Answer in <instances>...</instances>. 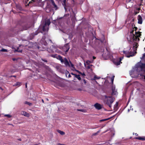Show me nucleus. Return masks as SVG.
Instances as JSON below:
<instances>
[{
    "instance_id": "nucleus-13",
    "label": "nucleus",
    "mask_w": 145,
    "mask_h": 145,
    "mask_svg": "<svg viewBox=\"0 0 145 145\" xmlns=\"http://www.w3.org/2000/svg\"><path fill=\"white\" fill-rule=\"evenodd\" d=\"M94 106L96 109L98 110H100L102 108V106L98 103L95 104Z\"/></svg>"
},
{
    "instance_id": "nucleus-53",
    "label": "nucleus",
    "mask_w": 145,
    "mask_h": 145,
    "mask_svg": "<svg viewBox=\"0 0 145 145\" xmlns=\"http://www.w3.org/2000/svg\"><path fill=\"white\" fill-rule=\"evenodd\" d=\"M143 57H145V53L143 54Z\"/></svg>"
},
{
    "instance_id": "nucleus-48",
    "label": "nucleus",
    "mask_w": 145,
    "mask_h": 145,
    "mask_svg": "<svg viewBox=\"0 0 145 145\" xmlns=\"http://www.w3.org/2000/svg\"><path fill=\"white\" fill-rule=\"evenodd\" d=\"M105 121L104 119L101 120L100 121Z\"/></svg>"
},
{
    "instance_id": "nucleus-42",
    "label": "nucleus",
    "mask_w": 145,
    "mask_h": 145,
    "mask_svg": "<svg viewBox=\"0 0 145 145\" xmlns=\"http://www.w3.org/2000/svg\"><path fill=\"white\" fill-rule=\"evenodd\" d=\"M42 59L43 61L45 62H47V60H46V59Z\"/></svg>"
},
{
    "instance_id": "nucleus-19",
    "label": "nucleus",
    "mask_w": 145,
    "mask_h": 145,
    "mask_svg": "<svg viewBox=\"0 0 145 145\" xmlns=\"http://www.w3.org/2000/svg\"><path fill=\"white\" fill-rule=\"evenodd\" d=\"M112 92L111 95H116L117 94V91L115 90V88L113 86L112 87Z\"/></svg>"
},
{
    "instance_id": "nucleus-64",
    "label": "nucleus",
    "mask_w": 145,
    "mask_h": 145,
    "mask_svg": "<svg viewBox=\"0 0 145 145\" xmlns=\"http://www.w3.org/2000/svg\"><path fill=\"white\" fill-rule=\"evenodd\" d=\"M19 140H21V139H19Z\"/></svg>"
},
{
    "instance_id": "nucleus-35",
    "label": "nucleus",
    "mask_w": 145,
    "mask_h": 145,
    "mask_svg": "<svg viewBox=\"0 0 145 145\" xmlns=\"http://www.w3.org/2000/svg\"><path fill=\"white\" fill-rule=\"evenodd\" d=\"M114 76H112L111 78V82L112 83V84L113 83V81H114Z\"/></svg>"
},
{
    "instance_id": "nucleus-7",
    "label": "nucleus",
    "mask_w": 145,
    "mask_h": 145,
    "mask_svg": "<svg viewBox=\"0 0 145 145\" xmlns=\"http://www.w3.org/2000/svg\"><path fill=\"white\" fill-rule=\"evenodd\" d=\"M66 33L67 36H68V38L70 39H71L72 37V29H68L66 31Z\"/></svg>"
},
{
    "instance_id": "nucleus-22",
    "label": "nucleus",
    "mask_w": 145,
    "mask_h": 145,
    "mask_svg": "<svg viewBox=\"0 0 145 145\" xmlns=\"http://www.w3.org/2000/svg\"><path fill=\"white\" fill-rule=\"evenodd\" d=\"M73 75L75 77L77 78L79 80H81V78L79 75H77L76 74L73 73Z\"/></svg>"
},
{
    "instance_id": "nucleus-55",
    "label": "nucleus",
    "mask_w": 145,
    "mask_h": 145,
    "mask_svg": "<svg viewBox=\"0 0 145 145\" xmlns=\"http://www.w3.org/2000/svg\"><path fill=\"white\" fill-rule=\"evenodd\" d=\"M61 31H62L64 33H65V32L64 31V30H61Z\"/></svg>"
},
{
    "instance_id": "nucleus-36",
    "label": "nucleus",
    "mask_w": 145,
    "mask_h": 145,
    "mask_svg": "<svg viewBox=\"0 0 145 145\" xmlns=\"http://www.w3.org/2000/svg\"><path fill=\"white\" fill-rule=\"evenodd\" d=\"M1 51L3 52H7V50L6 49L3 48L1 50Z\"/></svg>"
},
{
    "instance_id": "nucleus-60",
    "label": "nucleus",
    "mask_w": 145,
    "mask_h": 145,
    "mask_svg": "<svg viewBox=\"0 0 145 145\" xmlns=\"http://www.w3.org/2000/svg\"><path fill=\"white\" fill-rule=\"evenodd\" d=\"M67 73H66V75L67 77Z\"/></svg>"
},
{
    "instance_id": "nucleus-32",
    "label": "nucleus",
    "mask_w": 145,
    "mask_h": 145,
    "mask_svg": "<svg viewBox=\"0 0 145 145\" xmlns=\"http://www.w3.org/2000/svg\"><path fill=\"white\" fill-rule=\"evenodd\" d=\"M100 78V77H98L97 76L95 75L94 77L93 80H95L96 79H99Z\"/></svg>"
},
{
    "instance_id": "nucleus-46",
    "label": "nucleus",
    "mask_w": 145,
    "mask_h": 145,
    "mask_svg": "<svg viewBox=\"0 0 145 145\" xmlns=\"http://www.w3.org/2000/svg\"><path fill=\"white\" fill-rule=\"evenodd\" d=\"M17 51L18 52H21L22 50H18V49L17 50Z\"/></svg>"
},
{
    "instance_id": "nucleus-58",
    "label": "nucleus",
    "mask_w": 145,
    "mask_h": 145,
    "mask_svg": "<svg viewBox=\"0 0 145 145\" xmlns=\"http://www.w3.org/2000/svg\"><path fill=\"white\" fill-rule=\"evenodd\" d=\"M46 100L47 101H48V99L47 98H46Z\"/></svg>"
},
{
    "instance_id": "nucleus-9",
    "label": "nucleus",
    "mask_w": 145,
    "mask_h": 145,
    "mask_svg": "<svg viewBox=\"0 0 145 145\" xmlns=\"http://www.w3.org/2000/svg\"><path fill=\"white\" fill-rule=\"evenodd\" d=\"M64 17L66 19H67V23H68L69 20H70V19L71 21L72 20V17L71 15H69V14H65L64 15Z\"/></svg>"
},
{
    "instance_id": "nucleus-14",
    "label": "nucleus",
    "mask_w": 145,
    "mask_h": 145,
    "mask_svg": "<svg viewBox=\"0 0 145 145\" xmlns=\"http://www.w3.org/2000/svg\"><path fill=\"white\" fill-rule=\"evenodd\" d=\"M69 49L68 43L65 44L63 48V50L66 52H67Z\"/></svg>"
},
{
    "instance_id": "nucleus-47",
    "label": "nucleus",
    "mask_w": 145,
    "mask_h": 145,
    "mask_svg": "<svg viewBox=\"0 0 145 145\" xmlns=\"http://www.w3.org/2000/svg\"><path fill=\"white\" fill-rule=\"evenodd\" d=\"M109 119V118H107V119H104V120H105V121L108 120Z\"/></svg>"
},
{
    "instance_id": "nucleus-57",
    "label": "nucleus",
    "mask_w": 145,
    "mask_h": 145,
    "mask_svg": "<svg viewBox=\"0 0 145 145\" xmlns=\"http://www.w3.org/2000/svg\"><path fill=\"white\" fill-rule=\"evenodd\" d=\"M42 101L43 103H44V101L43 99H42Z\"/></svg>"
},
{
    "instance_id": "nucleus-26",
    "label": "nucleus",
    "mask_w": 145,
    "mask_h": 145,
    "mask_svg": "<svg viewBox=\"0 0 145 145\" xmlns=\"http://www.w3.org/2000/svg\"><path fill=\"white\" fill-rule=\"evenodd\" d=\"M29 27V26H28L27 25L24 26L23 27V29L22 30H25L27 29Z\"/></svg>"
},
{
    "instance_id": "nucleus-40",
    "label": "nucleus",
    "mask_w": 145,
    "mask_h": 145,
    "mask_svg": "<svg viewBox=\"0 0 145 145\" xmlns=\"http://www.w3.org/2000/svg\"><path fill=\"white\" fill-rule=\"evenodd\" d=\"M133 29H134V31H136L137 29V28L136 27H134L133 28Z\"/></svg>"
},
{
    "instance_id": "nucleus-54",
    "label": "nucleus",
    "mask_w": 145,
    "mask_h": 145,
    "mask_svg": "<svg viewBox=\"0 0 145 145\" xmlns=\"http://www.w3.org/2000/svg\"><path fill=\"white\" fill-rule=\"evenodd\" d=\"M86 63L87 64H88V61H87L86 62Z\"/></svg>"
},
{
    "instance_id": "nucleus-33",
    "label": "nucleus",
    "mask_w": 145,
    "mask_h": 145,
    "mask_svg": "<svg viewBox=\"0 0 145 145\" xmlns=\"http://www.w3.org/2000/svg\"><path fill=\"white\" fill-rule=\"evenodd\" d=\"M138 46V44L137 43L135 42V44H134V46L133 47V49H134V47H135V46L136 48H137V47Z\"/></svg>"
},
{
    "instance_id": "nucleus-59",
    "label": "nucleus",
    "mask_w": 145,
    "mask_h": 145,
    "mask_svg": "<svg viewBox=\"0 0 145 145\" xmlns=\"http://www.w3.org/2000/svg\"><path fill=\"white\" fill-rule=\"evenodd\" d=\"M73 71H74V65H73Z\"/></svg>"
},
{
    "instance_id": "nucleus-49",
    "label": "nucleus",
    "mask_w": 145,
    "mask_h": 145,
    "mask_svg": "<svg viewBox=\"0 0 145 145\" xmlns=\"http://www.w3.org/2000/svg\"><path fill=\"white\" fill-rule=\"evenodd\" d=\"M70 77H71V76L70 74H69L68 76V78H69Z\"/></svg>"
},
{
    "instance_id": "nucleus-43",
    "label": "nucleus",
    "mask_w": 145,
    "mask_h": 145,
    "mask_svg": "<svg viewBox=\"0 0 145 145\" xmlns=\"http://www.w3.org/2000/svg\"><path fill=\"white\" fill-rule=\"evenodd\" d=\"M37 34V33L36 34H35V33H32L31 34V35H32V36H33V35H36Z\"/></svg>"
},
{
    "instance_id": "nucleus-18",
    "label": "nucleus",
    "mask_w": 145,
    "mask_h": 145,
    "mask_svg": "<svg viewBox=\"0 0 145 145\" xmlns=\"http://www.w3.org/2000/svg\"><path fill=\"white\" fill-rule=\"evenodd\" d=\"M47 51L49 53H52L54 51H55L56 52L58 53H60V51L58 50H56V49L54 48V49H53L52 50H50L49 48H47Z\"/></svg>"
},
{
    "instance_id": "nucleus-39",
    "label": "nucleus",
    "mask_w": 145,
    "mask_h": 145,
    "mask_svg": "<svg viewBox=\"0 0 145 145\" xmlns=\"http://www.w3.org/2000/svg\"><path fill=\"white\" fill-rule=\"evenodd\" d=\"M99 131H98L97 132L93 134V136L96 135L97 134L99 133Z\"/></svg>"
},
{
    "instance_id": "nucleus-61",
    "label": "nucleus",
    "mask_w": 145,
    "mask_h": 145,
    "mask_svg": "<svg viewBox=\"0 0 145 145\" xmlns=\"http://www.w3.org/2000/svg\"><path fill=\"white\" fill-rule=\"evenodd\" d=\"M138 10H140V8H138Z\"/></svg>"
},
{
    "instance_id": "nucleus-37",
    "label": "nucleus",
    "mask_w": 145,
    "mask_h": 145,
    "mask_svg": "<svg viewBox=\"0 0 145 145\" xmlns=\"http://www.w3.org/2000/svg\"><path fill=\"white\" fill-rule=\"evenodd\" d=\"M134 32V29H133L131 32H130V33L131 35V36H133V35H134L133 33V32Z\"/></svg>"
},
{
    "instance_id": "nucleus-8",
    "label": "nucleus",
    "mask_w": 145,
    "mask_h": 145,
    "mask_svg": "<svg viewBox=\"0 0 145 145\" xmlns=\"http://www.w3.org/2000/svg\"><path fill=\"white\" fill-rule=\"evenodd\" d=\"M128 40L129 41V42H131V40H132L133 41H139L140 40L139 37L136 36L135 35H133V36H131L130 37V39L129 40L127 38Z\"/></svg>"
},
{
    "instance_id": "nucleus-50",
    "label": "nucleus",
    "mask_w": 145,
    "mask_h": 145,
    "mask_svg": "<svg viewBox=\"0 0 145 145\" xmlns=\"http://www.w3.org/2000/svg\"><path fill=\"white\" fill-rule=\"evenodd\" d=\"M16 59L15 58H13L12 59V60H13V61H14L15 60H16Z\"/></svg>"
},
{
    "instance_id": "nucleus-44",
    "label": "nucleus",
    "mask_w": 145,
    "mask_h": 145,
    "mask_svg": "<svg viewBox=\"0 0 145 145\" xmlns=\"http://www.w3.org/2000/svg\"><path fill=\"white\" fill-rule=\"evenodd\" d=\"M57 145H65L64 144H60V143H58V144H57Z\"/></svg>"
},
{
    "instance_id": "nucleus-30",
    "label": "nucleus",
    "mask_w": 145,
    "mask_h": 145,
    "mask_svg": "<svg viewBox=\"0 0 145 145\" xmlns=\"http://www.w3.org/2000/svg\"><path fill=\"white\" fill-rule=\"evenodd\" d=\"M118 105V103L117 102L114 106V109H117Z\"/></svg>"
},
{
    "instance_id": "nucleus-23",
    "label": "nucleus",
    "mask_w": 145,
    "mask_h": 145,
    "mask_svg": "<svg viewBox=\"0 0 145 145\" xmlns=\"http://www.w3.org/2000/svg\"><path fill=\"white\" fill-rule=\"evenodd\" d=\"M135 139L139 140H145V138H144V137H135Z\"/></svg>"
},
{
    "instance_id": "nucleus-25",
    "label": "nucleus",
    "mask_w": 145,
    "mask_h": 145,
    "mask_svg": "<svg viewBox=\"0 0 145 145\" xmlns=\"http://www.w3.org/2000/svg\"><path fill=\"white\" fill-rule=\"evenodd\" d=\"M93 66L92 65H89L88 66H87V65H85L87 69H90L91 71H92L91 67Z\"/></svg>"
},
{
    "instance_id": "nucleus-29",
    "label": "nucleus",
    "mask_w": 145,
    "mask_h": 145,
    "mask_svg": "<svg viewBox=\"0 0 145 145\" xmlns=\"http://www.w3.org/2000/svg\"><path fill=\"white\" fill-rule=\"evenodd\" d=\"M21 85V83L19 82H16V83L15 84H14L13 85L14 86H19Z\"/></svg>"
},
{
    "instance_id": "nucleus-17",
    "label": "nucleus",
    "mask_w": 145,
    "mask_h": 145,
    "mask_svg": "<svg viewBox=\"0 0 145 145\" xmlns=\"http://www.w3.org/2000/svg\"><path fill=\"white\" fill-rule=\"evenodd\" d=\"M138 23L140 24H142V17L140 15L138 16Z\"/></svg>"
},
{
    "instance_id": "nucleus-15",
    "label": "nucleus",
    "mask_w": 145,
    "mask_h": 145,
    "mask_svg": "<svg viewBox=\"0 0 145 145\" xmlns=\"http://www.w3.org/2000/svg\"><path fill=\"white\" fill-rule=\"evenodd\" d=\"M61 2L62 5L64 7L65 11H66L68 9L66 4V0H61Z\"/></svg>"
},
{
    "instance_id": "nucleus-51",
    "label": "nucleus",
    "mask_w": 145,
    "mask_h": 145,
    "mask_svg": "<svg viewBox=\"0 0 145 145\" xmlns=\"http://www.w3.org/2000/svg\"><path fill=\"white\" fill-rule=\"evenodd\" d=\"M25 86L26 88H27V83H25Z\"/></svg>"
},
{
    "instance_id": "nucleus-4",
    "label": "nucleus",
    "mask_w": 145,
    "mask_h": 145,
    "mask_svg": "<svg viewBox=\"0 0 145 145\" xmlns=\"http://www.w3.org/2000/svg\"><path fill=\"white\" fill-rule=\"evenodd\" d=\"M123 53L127 57H130L133 56L134 55V52L132 51H131L130 52L127 51H124Z\"/></svg>"
},
{
    "instance_id": "nucleus-63",
    "label": "nucleus",
    "mask_w": 145,
    "mask_h": 145,
    "mask_svg": "<svg viewBox=\"0 0 145 145\" xmlns=\"http://www.w3.org/2000/svg\"><path fill=\"white\" fill-rule=\"evenodd\" d=\"M13 77H16V76H13Z\"/></svg>"
},
{
    "instance_id": "nucleus-5",
    "label": "nucleus",
    "mask_w": 145,
    "mask_h": 145,
    "mask_svg": "<svg viewBox=\"0 0 145 145\" xmlns=\"http://www.w3.org/2000/svg\"><path fill=\"white\" fill-rule=\"evenodd\" d=\"M123 58V57H120L119 58H118L114 60L113 63L116 65H120L121 63H122L121 61Z\"/></svg>"
},
{
    "instance_id": "nucleus-3",
    "label": "nucleus",
    "mask_w": 145,
    "mask_h": 145,
    "mask_svg": "<svg viewBox=\"0 0 145 145\" xmlns=\"http://www.w3.org/2000/svg\"><path fill=\"white\" fill-rule=\"evenodd\" d=\"M62 61L61 62L62 63H64L65 66L67 67H70V65L72 67V63L69 61V62L67 59L66 58H65L64 59L62 58Z\"/></svg>"
},
{
    "instance_id": "nucleus-6",
    "label": "nucleus",
    "mask_w": 145,
    "mask_h": 145,
    "mask_svg": "<svg viewBox=\"0 0 145 145\" xmlns=\"http://www.w3.org/2000/svg\"><path fill=\"white\" fill-rule=\"evenodd\" d=\"M106 50L107 51L105 53H104L102 54L103 57L105 59H107L109 58L111 55L110 52L107 50V48H106Z\"/></svg>"
},
{
    "instance_id": "nucleus-27",
    "label": "nucleus",
    "mask_w": 145,
    "mask_h": 145,
    "mask_svg": "<svg viewBox=\"0 0 145 145\" xmlns=\"http://www.w3.org/2000/svg\"><path fill=\"white\" fill-rule=\"evenodd\" d=\"M77 110L78 111H80L83 112H87V110L85 109H77Z\"/></svg>"
},
{
    "instance_id": "nucleus-11",
    "label": "nucleus",
    "mask_w": 145,
    "mask_h": 145,
    "mask_svg": "<svg viewBox=\"0 0 145 145\" xmlns=\"http://www.w3.org/2000/svg\"><path fill=\"white\" fill-rule=\"evenodd\" d=\"M31 99L33 101L36 100L37 98V94L34 92H33L32 93H31Z\"/></svg>"
},
{
    "instance_id": "nucleus-41",
    "label": "nucleus",
    "mask_w": 145,
    "mask_h": 145,
    "mask_svg": "<svg viewBox=\"0 0 145 145\" xmlns=\"http://www.w3.org/2000/svg\"><path fill=\"white\" fill-rule=\"evenodd\" d=\"M74 16H74V12H73V21L74 20V19L75 18V17H74Z\"/></svg>"
},
{
    "instance_id": "nucleus-28",
    "label": "nucleus",
    "mask_w": 145,
    "mask_h": 145,
    "mask_svg": "<svg viewBox=\"0 0 145 145\" xmlns=\"http://www.w3.org/2000/svg\"><path fill=\"white\" fill-rule=\"evenodd\" d=\"M57 131L59 133H60L61 135H64L65 134V132L63 131H61L60 130H57Z\"/></svg>"
},
{
    "instance_id": "nucleus-21",
    "label": "nucleus",
    "mask_w": 145,
    "mask_h": 145,
    "mask_svg": "<svg viewBox=\"0 0 145 145\" xmlns=\"http://www.w3.org/2000/svg\"><path fill=\"white\" fill-rule=\"evenodd\" d=\"M141 35V32L140 31L138 32H135V35L136 36H137L138 37H140V36Z\"/></svg>"
},
{
    "instance_id": "nucleus-56",
    "label": "nucleus",
    "mask_w": 145,
    "mask_h": 145,
    "mask_svg": "<svg viewBox=\"0 0 145 145\" xmlns=\"http://www.w3.org/2000/svg\"><path fill=\"white\" fill-rule=\"evenodd\" d=\"M135 135L137 136H138V134H137V133H135Z\"/></svg>"
},
{
    "instance_id": "nucleus-45",
    "label": "nucleus",
    "mask_w": 145,
    "mask_h": 145,
    "mask_svg": "<svg viewBox=\"0 0 145 145\" xmlns=\"http://www.w3.org/2000/svg\"><path fill=\"white\" fill-rule=\"evenodd\" d=\"M83 81H84V84H86V80L85 79H84L83 80Z\"/></svg>"
},
{
    "instance_id": "nucleus-10",
    "label": "nucleus",
    "mask_w": 145,
    "mask_h": 145,
    "mask_svg": "<svg viewBox=\"0 0 145 145\" xmlns=\"http://www.w3.org/2000/svg\"><path fill=\"white\" fill-rule=\"evenodd\" d=\"M45 37H43L40 40V43L42 45H44L45 46H46L48 44L47 42L45 40Z\"/></svg>"
},
{
    "instance_id": "nucleus-2",
    "label": "nucleus",
    "mask_w": 145,
    "mask_h": 145,
    "mask_svg": "<svg viewBox=\"0 0 145 145\" xmlns=\"http://www.w3.org/2000/svg\"><path fill=\"white\" fill-rule=\"evenodd\" d=\"M51 23L49 20H48L45 22V24L42 27V30L43 31H47L48 29V26Z\"/></svg>"
},
{
    "instance_id": "nucleus-52",
    "label": "nucleus",
    "mask_w": 145,
    "mask_h": 145,
    "mask_svg": "<svg viewBox=\"0 0 145 145\" xmlns=\"http://www.w3.org/2000/svg\"><path fill=\"white\" fill-rule=\"evenodd\" d=\"M95 58H96V57H95V56H93V59H95Z\"/></svg>"
},
{
    "instance_id": "nucleus-38",
    "label": "nucleus",
    "mask_w": 145,
    "mask_h": 145,
    "mask_svg": "<svg viewBox=\"0 0 145 145\" xmlns=\"http://www.w3.org/2000/svg\"><path fill=\"white\" fill-rule=\"evenodd\" d=\"M4 116L7 117L8 118H10L11 116L10 114H6L4 115Z\"/></svg>"
},
{
    "instance_id": "nucleus-12",
    "label": "nucleus",
    "mask_w": 145,
    "mask_h": 145,
    "mask_svg": "<svg viewBox=\"0 0 145 145\" xmlns=\"http://www.w3.org/2000/svg\"><path fill=\"white\" fill-rule=\"evenodd\" d=\"M50 56L52 57L56 58L57 59H59L61 61V62H62V57L59 55L56 54L51 55Z\"/></svg>"
},
{
    "instance_id": "nucleus-24",
    "label": "nucleus",
    "mask_w": 145,
    "mask_h": 145,
    "mask_svg": "<svg viewBox=\"0 0 145 145\" xmlns=\"http://www.w3.org/2000/svg\"><path fill=\"white\" fill-rule=\"evenodd\" d=\"M75 70L77 72H78L79 74L81 75L83 77H84L85 76H86V74H85L84 73V72H81L78 70Z\"/></svg>"
},
{
    "instance_id": "nucleus-31",
    "label": "nucleus",
    "mask_w": 145,
    "mask_h": 145,
    "mask_svg": "<svg viewBox=\"0 0 145 145\" xmlns=\"http://www.w3.org/2000/svg\"><path fill=\"white\" fill-rule=\"evenodd\" d=\"M25 104H27V105H29V106H31L32 105V103H30V102H27V101H25Z\"/></svg>"
},
{
    "instance_id": "nucleus-16",
    "label": "nucleus",
    "mask_w": 145,
    "mask_h": 145,
    "mask_svg": "<svg viewBox=\"0 0 145 145\" xmlns=\"http://www.w3.org/2000/svg\"><path fill=\"white\" fill-rule=\"evenodd\" d=\"M50 2L51 3L53 8L56 10H57L58 8V7L57 5L55 4L54 0H50Z\"/></svg>"
},
{
    "instance_id": "nucleus-34",
    "label": "nucleus",
    "mask_w": 145,
    "mask_h": 145,
    "mask_svg": "<svg viewBox=\"0 0 145 145\" xmlns=\"http://www.w3.org/2000/svg\"><path fill=\"white\" fill-rule=\"evenodd\" d=\"M73 0V5L74 4H79V3L77 2V0Z\"/></svg>"
},
{
    "instance_id": "nucleus-20",
    "label": "nucleus",
    "mask_w": 145,
    "mask_h": 145,
    "mask_svg": "<svg viewBox=\"0 0 145 145\" xmlns=\"http://www.w3.org/2000/svg\"><path fill=\"white\" fill-rule=\"evenodd\" d=\"M21 114L24 115L25 116L29 117L30 116L29 114L24 111H22L21 112Z\"/></svg>"
},
{
    "instance_id": "nucleus-1",
    "label": "nucleus",
    "mask_w": 145,
    "mask_h": 145,
    "mask_svg": "<svg viewBox=\"0 0 145 145\" xmlns=\"http://www.w3.org/2000/svg\"><path fill=\"white\" fill-rule=\"evenodd\" d=\"M105 99L104 101V103L108 105L110 108L112 107V104L114 101L115 98L112 97V96H108L105 95Z\"/></svg>"
},
{
    "instance_id": "nucleus-62",
    "label": "nucleus",
    "mask_w": 145,
    "mask_h": 145,
    "mask_svg": "<svg viewBox=\"0 0 145 145\" xmlns=\"http://www.w3.org/2000/svg\"><path fill=\"white\" fill-rule=\"evenodd\" d=\"M144 78L145 79V75L144 76Z\"/></svg>"
}]
</instances>
